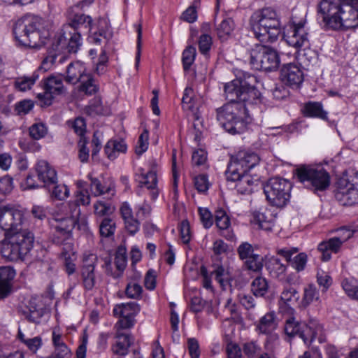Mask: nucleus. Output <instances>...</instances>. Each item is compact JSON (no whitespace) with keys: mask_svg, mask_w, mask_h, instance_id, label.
I'll use <instances>...</instances> for the list:
<instances>
[{"mask_svg":"<svg viewBox=\"0 0 358 358\" xmlns=\"http://www.w3.org/2000/svg\"><path fill=\"white\" fill-rule=\"evenodd\" d=\"M256 83V77L248 75L225 84L224 94L229 103L217 109V120L229 134L244 132L251 121L248 107L262 101Z\"/></svg>","mask_w":358,"mask_h":358,"instance_id":"1","label":"nucleus"},{"mask_svg":"<svg viewBox=\"0 0 358 358\" xmlns=\"http://www.w3.org/2000/svg\"><path fill=\"white\" fill-rule=\"evenodd\" d=\"M319 11L334 29L358 27V0H322Z\"/></svg>","mask_w":358,"mask_h":358,"instance_id":"2","label":"nucleus"},{"mask_svg":"<svg viewBox=\"0 0 358 358\" xmlns=\"http://www.w3.org/2000/svg\"><path fill=\"white\" fill-rule=\"evenodd\" d=\"M250 25L255 37L262 43H275L280 34V18L276 11L270 7L253 13Z\"/></svg>","mask_w":358,"mask_h":358,"instance_id":"3","label":"nucleus"},{"mask_svg":"<svg viewBox=\"0 0 358 358\" xmlns=\"http://www.w3.org/2000/svg\"><path fill=\"white\" fill-rule=\"evenodd\" d=\"M4 236L1 241V253L8 261L23 259L33 248L34 236L29 230L24 229Z\"/></svg>","mask_w":358,"mask_h":358,"instance_id":"4","label":"nucleus"},{"mask_svg":"<svg viewBox=\"0 0 358 358\" xmlns=\"http://www.w3.org/2000/svg\"><path fill=\"white\" fill-rule=\"evenodd\" d=\"M296 176L304 187L315 193L325 191L331 183L329 173L322 167L301 166L296 169Z\"/></svg>","mask_w":358,"mask_h":358,"instance_id":"5","label":"nucleus"},{"mask_svg":"<svg viewBox=\"0 0 358 358\" xmlns=\"http://www.w3.org/2000/svg\"><path fill=\"white\" fill-rule=\"evenodd\" d=\"M44 20L39 16L27 14L18 20L13 28V34L20 45H29L31 39L39 36Z\"/></svg>","mask_w":358,"mask_h":358,"instance_id":"6","label":"nucleus"},{"mask_svg":"<svg viewBox=\"0 0 358 358\" xmlns=\"http://www.w3.org/2000/svg\"><path fill=\"white\" fill-rule=\"evenodd\" d=\"M284 329L288 336H299L304 343L308 345L322 332V327L317 321L310 320L308 324H306L292 316L286 319Z\"/></svg>","mask_w":358,"mask_h":358,"instance_id":"7","label":"nucleus"},{"mask_svg":"<svg viewBox=\"0 0 358 358\" xmlns=\"http://www.w3.org/2000/svg\"><path fill=\"white\" fill-rule=\"evenodd\" d=\"M292 184L278 177L268 180L264 187V192L268 202L277 207H284L290 199Z\"/></svg>","mask_w":358,"mask_h":358,"instance_id":"8","label":"nucleus"},{"mask_svg":"<svg viewBox=\"0 0 358 358\" xmlns=\"http://www.w3.org/2000/svg\"><path fill=\"white\" fill-rule=\"evenodd\" d=\"M64 77L62 74L51 75L43 79L41 86L44 92L37 94V99L43 107L49 106L52 103L57 96L66 93V88L63 84Z\"/></svg>","mask_w":358,"mask_h":358,"instance_id":"9","label":"nucleus"},{"mask_svg":"<svg viewBox=\"0 0 358 358\" xmlns=\"http://www.w3.org/2000/svg\"><path fill=\"white\" fill-rule=\"evenodd\" d=\"M259 160L260 158L256 152L250 150H240L231 156L226 171L232 173L231 177L238 178L240 176L239 172L241 174L248 173L259 164Z\"/></svg>","mask_w":358,"mask_h":358,"instance_id":"10","label":"nucleus"},{"mask_svg":"<svg viewBox=\"0 0 358 358\" xmlns=\"http://www.w3.org/2000/svg\"><path fill=\"white\" fill-rule=\"evenodd\" d=\"M259 50H252L250 53L252 64H260L261 69L271 71L277 69L280 64L278 52L271 46H257Z\"/></svg>","mask_w":358,"mask_h":358,"instance_id":"11","label":"nucleus"},{"mask_svg":"<svg viewBox=\"0 0 358 358\" xmlns=\"http://www.w3.org/2000/svg\"><path fill=\"white\" fill-rule=\"evenodd\" d=\"M23 213L10 206H0V226L6 234L22 231Z\"/></svg>","mask_w":358,"mask_h":358,"instance_id":"12","label":"nucleus"},{"mask_svg":"<svg viewBox=\"0 0 358 358\" xmlns=\"http://www.w3.org/2000/svg\"><path fill=\"white\" fill-rule=\"evenodd\" d=\"M335 198L343 206H352L358 201V182H352L345 177L336 182Z\"/></svg>","mask_w":358,"mask_h":358,"instance_id":"13","label":"nucleus"},{"mask_svg":"<svg viewBox=\"0 0 358 358\" xmlns=\"http://www.w3.org/2000/svg\"><path fill=\"white\" fill-rule=\"evenodd\" d=\"M50 224L53 231V241L61 244L71 237L76 219L73 217H55Z\"/></svg>","mask_w":358,"mask_h":358,"instance_id":"14","label":"nucleus"},{"mask_svg":"<svg viewBox=\"0 0 358 358\" xmlns=\"http://www.w3.org/2000/svg\"><path fill=\"white\" fill-rule=\"evenodd\" d=\"M139 311L140 306L136 302L118 304L113 309L114 315L121 317L119 322L122 329H128L134 325V317Z\"/></svg>","mask_w":358,"mask_h":358,"instance_id":"15","label":"nucleus"},{"mask_svg":"<svg viewBox=\"0 0 358 358\" xmlns=\"http://www.w3.org/2000/svg\"><path fill=\"white\" fill-rule=\"evenodd\" d=\"M97 257L90 254L83 259V264L80 270L81 282L86 291L92 290L96 285L95 268Z\"/></svg>","mask_w":358,"mask_h":358,"instance_id":"16","label":"nucleus"},{"mask_svg":"<svg viewBox=\"0 0 358 358\" xmlns=\"http://www.w3.org/2000/svg\"><path fill=\"white\" fill-rule=\"evenodd\" d=\"M281 81L292 87H299L303 81L304 74L296 64L289 63L284 65L280 70Z\"/></svg>","mask_w":358,"mask_h":358,"instance_id":"17","label":"nucleus"},{"mask_svg":"<svg viewBox=\"0 0 358 358\" xmlns=\"http://www.w3.org/2000/svg\"><path fill=\"white\" fill-rule=\"evenodd\" d=\"M225 174L228 181L236 182L235 188L237 189V192L241 194L252 193L254 187L259 184V180L257 179L254 180L248 173L241 174V173L239 172L240 176L238 178H236V177H230V176H232V173H229V171H226Z\"/></svg>","mask_w":358,"mask_h":358,"instance_id":"18","label":"nucleus"},{"mask_svg":"<svg viewBox=\"0 0 358 358\" xmlns=\"http://www.w3.org/2000/svg\"><path fill=\"white\" fill-rule=\"evenodd\" d=\"M15 270L10 266L0 267V300L8 297L13 292Z\"/></svg>","mask_w":358,"mask_h":358,"instance_id":"19","label":"nucleus"},{"mask_svg":"<svg viewBox=\"0 0 358 358\" xmlns=\"http://www.w3.org/2000/svg\"><path fill=\"white\" fill-rule=\"evenodd\" d=\"M35 169L38 179L43 183L44 188L55 183L57 180L56 170L45 160H39Z\"/></svg>","mask_w":358,"mask_h":358,"instance_id":"20","label":"nucleus"},{"mask_svg":"<svg viewBox=\"0 0 358 358\" xmlns=\"http://www.w3.org/2000/svg\"><path fill=\"white\" fill-rule=\"evenodd\" d=\"M120 213L124 222V229L131 236L135 235L140 229V222L134 215V212L127 202H124L120 207Z\"/></svg>","mask_w":358,"mask_h":358,"instance_id":"21","label":"nucleus"},{"mask_svg":"<svg viewBox=\"0 0 358 358\" xmlns=\"http://www.w3.org/2000/svg\"><path fill=\"white\" fill-rule=\"evenodd\" d=\"M139 171L141 174L138 176V180L141 187L144 186L150 190L151 199L155 200L159 195L156 171L153 169L147 173H144L143 169H141Z\"/></svg>","mask_w":358,"mask_h":358,"instance_id":"22","label":"nucleus"},{"mask_svg":"<svg viewBox=\"0 0 358 358\" xmlns=\"http://www.w3.org/2000/svg\"><path fill=\"white\" fill-rule=\"evenodd\" d=\"M274 220L273 214L266 208H260L252 213L251 222L265 231L272 229L274 226Z\"/></svg>","mask_w":358,"mask_h":358,"instance_id":"23","label":"nucleus"},{"mask_svg":"<svg viewBox=\"0 0 358 358\" xmlns=\"http://www.w3.org/2000/svg\"><path fill=\"white\" fill-rule=\"evenodd\" d=\"M88 74L84 64L77 61L68 66L64 79L67 83L75 85L85 80Z\"/></svg>","mask_w":358,"mask_h":358,"instance_id":"24","label":"nucleus"},{"mask_svg":"<svg viewBox=\"0 0 358 358\" xmlns=\"http://www.w3.org/2000/svg\"><path fill=\"white\" fill-rule=\"evenodd\" d=\"M80 33L66 24L61 29L57 38V45H80Z\"/></svg>","mask_w":358,"mask_h":358,"instance_id":"25","label":"nucleus"},{"mask_svg":"<svg viewBox=\"0 0 358 358\" xmlns=\"http://www.w3.org/2000/svg\"><path fill=\"white\" fill-rule=\"evenodd\" d=\"M341 247V241L333 237L321 242L317 246V250L322 253V260L327 262L331 259V253H337Z\"/></svg>","mask_w":358,"mask_h":358,"instance_id":"26","label":"nucleus"},{"mask_svg":"<svg viewBox=\"0 0 358 358\" xmlns=\"http://www.w3.org/2000/svg\"><path fill=\"white\" fill-rule=\"evenodd\" d=\"M127 150V145L123 140L111 139L104 147V152L110 160L116 159L120 153H125Z\"/></svg>","mask_w":358,"mask_h":358,"instance_id":"27","label":"nucleus"},{"mask_svg":"<svg viewBox=\"0 0 358 358\" xmlns=\"http://www.w3.org/2000/svg\"><path fill=\"white\" fill-rule=\"evenodd\" d=\"M291 33L292 36H289L288 39H285L288 45H303L309 42L308 34L305 31L303 23L299 22L297 24H294Z\"/></svg>","mask_w":358,"mask_h":358,"instance_id":"28","label":"nucleus"},{"mask_svg":"<svg viewBox=\"0 0 358 358\" xmlns=\"http://www.w3.org/2000/svg\"><path fill=\"white\" fill-rule=\"evenodd\" d=\"M45 189L49 192L50 198L54 200L64 201L70 195L69 187L64 184L58 183V180Z\"/></svg>","mask_w":358,"mask_h":358,"instance_id":"29","label":"nucleus"},{"mask_svg":"<svg viewBox=\"0 0 358 358\" xmlns=\"http://www.w3.org/2000/svg\"><path fill=\"white\" fill-rule=\"evenodd\" d=\"M44 313L45 310L36 303V300H31L27 306V310L23 311V315L29 322L38 324Z\"/></svg>","mask_w":358,"mask_h":358,"instance_id":"30","label":"nucleus"},{"mask_svg":"<svg viewBox=\"0 0 358 358\" xmlns=\"http://www.w3.org/2000/svg\"><path fill=\"white\" fill-rule=\"evenodd\" d=\"M304 115L307 117H317L323 120H327V113L323 109L322 104L320 102H308L304 106Z\"/></svg>","mask_w":358,"mask_h":358,"instance_id":"31","label":"nucleus"},{"mask_svg":"<svg viewBox=\"0 0 358 358\" xmlns=\"http://www.w3.org/2000/svg\"><path fill=\"white\" fill-rule=\"evenodd\" d=\"M117 338L118 341L113 347V352L118 355L124 356L127 354L128 348L134 342L133 338L129 334H120Z\"/></svg>","mask_w":358,"mask_h":358,"instance_id":"32","label":"nucleus"},{"mask_svg":"<svg viewBox=\"0 0 358 358\" xmlns=\"http://www.w3.org/2000/svg\"><path fill=\"white\" fill-rule=\"evenodd\" d=\"M277 324L275 322V315L272 313H268L263 316L257 325V330L263 334H271L276 328Z\"/></svg>","mask_w":358,"mask_h":358,"instance_id":"33","label":"nucleus"},{"mask_svg":"<svg viewBox=\"0 0 358 358\" xmlns=\"http://www.w3.org/2000/svg\"><path fill=\"white\" fill-rule=\"evenodd\" d=\"M234 29V23L231 18L224 19L216 28L217 37L221 43L225 42L231 36Z\"/></svg>","mask_w":358,"mask_h":358,"instance_id":"34","label":"nucleus"},{"mask_svg":"<svg viewBox=\"0 0 358 358\" xmlns=\"http://www.w3.org/2000/svg\"><path fill=\"white\" fill-rule=\"evenodd\" d=\"M295 57L298 62L301 64H307L316 58L315 51L312 50L310 46H294Z\"/></svg>","mask_w":358,"mask_h":358,"instance_id":"35","label":"nucleus"},{"mask_svg":"<svg viewBox=\"0 0 358 358\" xmlns=\"http://www.w3.org/2000/svg\"><path fill=\"white\" fill-rule=\"evenodd\" d=\"M192 93L193 91L191 88H185L182 99V108L185 110L191 113L196 120H198V108L194 104V100L192 97Z\"/></svg>","mask_w":358,"mask_h":358,"instance_id":"36","label":"nucleus"},{"mask_svg":"<svg viewBox=\"0 0 358 358\" xmlns=\"http://www.w3.org/2000/svg\"><path fill=\"white\" fill-rule=\"evenodd\" d=\"M319 299L320 293L316 286L313 283L308 284L303 289L301 305L303 307H307L313 302L318 301Z\"/></svg>","mask_w":358,"mask_h":358,"instance_id":"37","label":"nucleus"},{"mask_svg":"<svg viewBox=\"0 0 358 358\" xmlns=\"http://www.w3.org/2000/svg\"><path fill=\"white\" fill-rule=\"evenodd\" d=\"M38 78V74L34 72L30 77L24 76L17 78L14 83V86L19 91L25 92L32 87Z\"/></svg>","mask_w":358,"mask_h":358,"instance_id":"38","label":"nucleus"},{"mask_svg":"<svg viewBox=\"0 0 358 358\" xmlns=\"http://www.w3.org/2000/svg\"><path fill=\"white\" fill-rule=\"evenodd\" d=\"M251 290L255 296H264L268 290V281L263 277H257L252 282Z\"/></svg>","mask_w":358,"mask_h":358,"instance_id":"39","label":"nucleus"},{"mask_svg":"<svg viewBox=\"0 0 358 358\" xmlns=\"http://www.w3.org/2000/svg\"><path fill=\"white\" fill-rule=\"evenodd\" d=\"M92 18L90 16L84 14H76L70 20L68 24L73 27L76 31H78V29L83 27L90 31L92 29Z\"/></svg>","mask_w":358,"mask_h":358,"instance_id":"40","label":"nucleus"},{"mask_svg":"<svg viewBox=\"0 0 358 358\" xmlns=\"http://www.w3.org/2000/svg\"><path fill=\"white\" fill-rule=\"evenodd\" d=\"M215 279L220 283L222 289L226 290L227 287H231L229 273L222 266H217L212 272Z\"/></svg>","mask_w":358,"mask_h":358,"instance_id":"41","label":"nucleus"},{"mask_svg":"<svg viewBox=\"0 0 358 358\" xmlns=\"http://www.w3.org/2000/svg\"><path fill=\"white\" fill-rule=\"evenodd\" d=\"M80 91L84 92L87 95H92L99 90L98 85L96 84L92 76L89 73L85 80L80 82Z\"/></svg>","mask_w":358,"mask_h":358,"instance_id":"42","label":"nucleus"},{"mask_svg":"<svg viewBox=\"0 0 358 358\" xmlns=\"http://www.w3.org/2000/svg\"><path fill=\"white\" fill-rule=\"evenodd\" d=\"M67 124L74 132L80 137V140L87 139L85 134L86 132V122L83 117H78L73 120H69Z\"/></svg>","mask_w":358,"mask_h":358,"instance_id":"43","label":"nucleus"},{"mask_svg":"<svg viewBox=\"0 0 358 358\" xmlns=\"http://www.w3.org/2000/svg\"><path fill=\"white\" fill-rule=\"evenodd\" d=\"M267 268L273 277L280 278L285 275L287 267L280 262V259L272 258L267 265Z\"/></svg>","mask_w":358,"mask_h":358,"instance_id":"44","label":"nucleus"},{"mask_svg":"<svg viewBox=\"0 0 358 358\" xmlns=\"http://www.w3.org/2000/svg\"><path fill=\"white\" fill-rule=\"evenodd\" d=\"M196 55V51L194 46H187L182 52V65L185 72L190 70L191 66L193 64Z\"/></svg>","mask_w":358,"mask_h":358,"instance_id":"45","label":"nucleus"},{"mask_svg":"<svg viewBox=\"0 0 358 358\" xmlns=\"http://www.w3.org/2000/svg\"><path fill=\"white\" fill-rule=\"evenodd\" d=\"M86 113L91 116L96 115H107L109 114L108 108H104L100 99H94L88 105L86 108Z\"/></svg>","mask_w":358,"mask_h":358,"instance_id":"46","label":"nucleus"},{"mask_svg":"<svg viewBox=\"0 0 358 358\" xmlns=\"http://www.w3.org/2000/svg\"><path fill=\"white\" fill-rule=\"evenodd\" d=\"M296 289L290 285L285 287L280 295V300L286 305L289 306L299 299Z\"/></svg>","mask_w":358,"mask_h":358,"instance_id":"47","label":"nucleus"},{"mask_svg":"<svg viewBox=\"0 0 358 358\" xmlns=\"http://www.w3.org/2000/svg\"><path fill=\"white\" fill-rule=\"evenodd\" d=\"M29 132L31 138L39 140L46 136L48 134V127L42 122H36L29 127Z\"/></svg>","mask_w":358,"mask_h":358,"instance_id":"48","label":"nucleus"},{"mask_svg":"<svg viewBox=\"0 0 358 358\" xmlns=\"http://www.w3.org/2000/svg\"><path fill=\"white\" fill-rule=\"evenodd\" d=\"M245 268L251 271L260 272L263 268V258L258 254L244 261Z\"/></svg>","mask_w":358,"mask_h":358,"instance_id":"49","label":"nucleus"},{"mask_svg":"<svg viewBox=\"0 0 358 358\" xmlns=\"http://www.w3.org/2000/svg\"><path fill=\"white\" fill-rule=\"evenodd\" d=\"M115 222L110 218H103L99 224V231L101 236L110 237L115 231Z\"/></svg>","mask_w":358,"mask_h":358,"instance_id":"50","label":"nucleus"},{"mask_svg":"<svg viewBox=\"0 0 358 358\" xmlns=\"http://www.w3.org/2000/svg\"><path fill=\"white\" fill-rule=\"evenodd\" d=\"M215 221L217 227L220 230H226L231 225L229 217L227 215V213L222 209H219L215 211Z\"/></svg>","mask_w":358,"mask_h":358,"instance_id":"51","label":"nucleus"},{"mask_svg":"<svg viewBox=\"0 0 358 358\" xmlns=\"http://www.w3.org/2000/svg\"><path fill=\"white\" fill-rule=\"evenodd\" d=\"M307 261V255L305 252H301L296 255L293 259L291 258L289 263L297 272H300L305 269Z\"/></svg>","mask_w":358,"mask_h":358,"instance_id":"52","label":"nucleus"},{"mask_svg":"<svg viewBox=\"0 0 358 358\" xmlns=\"http://www.w3.org/2000/svg\"><path fill=\"white\" fill-rule=\"evenodd\" d=\"M90 180L91 191L94 196H99L108 192L110 190V187H105L101 182L95 178L89 177Z\"/></svg>","mask_w":358,"mask_h":358,"instance_id":"53","label":"nucleus"},{"mask_svg":"<svg viewBox=\"0 0 358 358\" xmlns=\"http://www.w3.org/2000/svg\"><path fill=\"white\" fill-rule=\"evenodd\" d=\"M200 0H194L193 5L187 8L182 15V19L189 23L195 22L197 19L196 7Z\"/></svg>","mask_w":358,"mask_h":358,"instance_id":"54","label":"nucleus"},{"mask_svg":"<svg viewBox=\"0 0 358 358\" xmlns=\"http://www.w3.org/2000/svg\"><path fill=\"white\" fill-rule=\"evenodd\" d=\"M148 131L145 129L138 138L137 145L135 148L136 155H141L147 150L148 148Z\"/></svg>","mask_w":358,"mask_h":358,"instance_id":"55","label":"nucleus"},{"mask_svg":"<svg viewBox=\"0 0 358 358\" xmlns=\"http://www.w3.org/2000/svg\"><path fill=\"white\" fill-rule=\"evenodd\" d=\"M142 287L136 282H131L127 284L125 294L128 298L137 299L141 296Z\"/></svg>","mask_w":358,"mask_h":358,"instance_id":"56","label":"nucleus"},{"mask_svg":"<svg viewBox=\"0 0 358 358\" xmlns=\"http://www.w3.org/2000/svg\"><path fill=\"white\" fill-rule=\"evenodd\" d=\"M240 303L247 310H253L256 307V301L254 296L250 294L241 292L238 294Z\"/></svg>","mask_w":358,"mask_h":358,"instance_id":"57","label":"nucleus"},{"mask_svg":"<svg viewBox=\"0 0 358 358\" xmlns=\"http://www.w3.org/2000/svg\"><path fill=\"white\" fill-rule=\"evenodd\" d=\"M56 50L52 47L48 50V55L43 59L39 69H43L44 71H48L55 62L57 57Z\"/></svg>","mask_w":358,"mask_h":358,"instance_id":"58","label":"nucleus"},{"mask_svg":"<svg viewBox=\"0 0 358 358\" xmlns=\"http://www.w3.org/2000/svg\"><path fill=\"white\" fill-rule=\"evenodd\" d=\"M127 255H126V250L124 248H118L115 253V265L117 268V269L122 272L124 271L127 266Z\"/></svg>","mask_w":358,"mask_h":358,"instance_id":"59","label":"nucleus"},{"mask_svg":"<svg viewBox=\"0 0 358 358\" xmlns=\"http://www.w3.org/2000/svg\"><path fill=\"white\" fill-rule=\"evenodd\" d=\"M343 289L347 295L352 299L358 301V287L354 285L348 279H344L341 282Z\"/></svg>","mask_w":358,"mask_h":358,"instance_id":"60","label":"nucleus"},{"mask_svg":"<svg viewBox=\"0 0 358 358\" xmlns=\"http://www.w3.org/2000/svg\"><path fill=\"white\" fill-rule=\"evenodd\" d=\"M237 251L240 259L244 261L256 255L254 253L252 245L247 242L241 244L238 246Z\"/></svg>","mask_w":358,"mask_h":358,"instance_id":"61","label":"nucleus"},{"mask_svg":"<svg viewBox=\"0 0 358 358\" xmlns=\"http://www.w3.org/2000/svg\"><path fill=\"white\" fill-rule=\"evenodd\" d=\"M13 189V178L6 176L0 178V200L1 196L11 192Z\"/></svg>","mask_w":358,"mask_h":358,"instance_id":"62","label":"nucleus"},{"mask_svg":"<svg viewBox=\"0 0 358 358\" xmlns=\"http://www.w3.org/2000/svg\"><path fill=\"white\" fill-rule=\"evenodd\" d=\"M112 37V34L110 32H99L94 33L93 35L89 36L88 40L92 43H104L107 44L110 43V39Z\"/></svg>","mask_w":358,"mask_h":358,"instance_id":"63","label":"nucleus"},{"mask_svg":"<svg viewBox=\"0 0 358 358\" xmlns=\"http://www.w3.org/2000/svg\"><path fill=\"white\" fill-rule=\"evenodd\" d=\"M194 186L199 192L204 193L207 192L210 186L207 176L201 174L196 176L194 178Z\"/></svg>","mask_w":358,"mask_h":358,"instance_id":"64","label":"nucleus"}]
</instances>
